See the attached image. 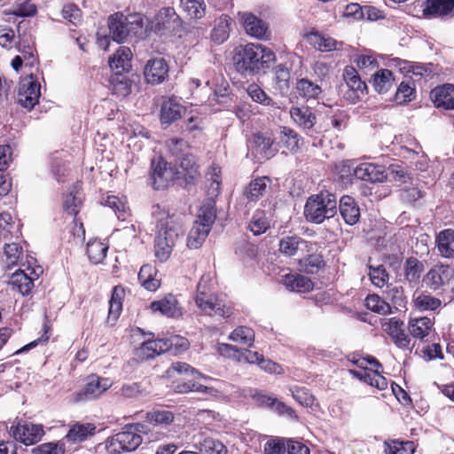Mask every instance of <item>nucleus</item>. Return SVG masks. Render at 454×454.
I'll use <instances>...</instances> for the list:
<instances>
[{"label": "nucleus", "instance_id": "nucleus-63", "mask_svg": "<svg viewBox=\"0 0 454 454\" xmlns=\"http://www.w3.org/2000/svg\"><path fill=\"white\" fill-rule=\"evenodd\" d=\"M292 396L301 405L304 407H312L315 403V397L305 387H295L291 389Z\"/></svg>", "mask_w": 454, "mask_h": 454}, {"label": "nucleus", "instance_id": "nucleus-32", "mask_svg": "<svg viewBox=\"0 0 454 454\" xmlns=\"http://www.w3.org/2000/svg\"><path fill=\"white\" fill-rule=\"evenodd\" d=\"M386 299L394 309V313L406 307L407 301L402 286L388 285L386 291Z\"/></svg>", "mask_w": 454, "mask_h": 454}, {"label": "nucleus", "instance_id": "nucleus-28", "mask_svg": "<svg viewBox=\"0 0 454 454\" xmlns=\"http://www.w3.org/2000/svg\"><path fill=\"white\" fill-rule=\"evenodd\" d=\"M305 36L309 43L320 51H331L339 49V43L335 39L323 35L318 30L311 31Z\"/></svg>", "mask_w": 454, "mask_h": 454}, {"label": "nucleus", "instance_id": "nucleus-64", "mask_svg": "<svg viewBox=\"0 0 454 454\" xmlns=\"http://www.w3.org/2000/svg\"><path fill=\"white\" fill-rule=\"evenodd\" d=\"M248 227L254 235H261L269 229L270 223L262 213H256L254 215Z\"/></svg>", "mask_w": 454, "mask_h": 454}, {"label": "nucleus", "instance_id": "nucleus-30", "mask_svg": "<svg viewBox=\"0 0 454 454\" xmlns=\"http://www.w3.org/2000/svg\"><path fill=\"white\" fill-rule=\"evenodd\" d=\"M173 389L175 392L180 394L198 392L212 397H216L220 394V392L215 387L204 386L192 381L178 382L173 386Z\"/></svg>", "mask_w": 454, "mask_h": 454}, {"label": "nucleus", "instance_id": "nucleus-40", "mask_svg": "<svg viewBox=\"0 0 454 454\" xmlns=\"http://www.w3.org/2000/svg\"><path fill=\"white\" fill-rule=\"evenodd\" d=\"M437 242L439 252L443 257H454V231L445 230L440 232Z\"/></svg>", "mask_w": 454, "mask_h": 454}, {"label": "nucleus", "instance_id": "nucleus-59", "mask_svg": "<svg viewBox=\"0 0 454 454\" xmlns=\"http://www.w3.org/2000/svg\"><path fill=\"white\" fill-rule=\"evenodd\" d=\"M146 420L157 425H169L174 420V414L166 410H155L146 413Z\"/></svg>", "mask_w": 454, "mask_h": 454}, {"label": "nucleus", "instance_id": "nucleus-20", "mask_svg": "<svg viewBox=\"0 0 454 454\" xmlns=\"http://www.w3.org/2000/svg\"><path fill=\"white\" fill-rule=\"evenodd\" d=\"M290 115L293 121L301 129L312 135L317 122L316 115L306 106H293L290 109Z\"/></svg>", "mask_w": 454, "mask_h": 454}, {"label": "nucleus", "instance_id": "nucleus-13", "mask_svg": "<svg viewBox=\"0 0 454 454\" xmlns=\"http://www.w3.org/2000/svg\"><path fill=\"white\" fill-rule=\"evenodd\" d=\"M453 276V270L449 266L435 265L424 277L423 282L433 291L439 290L449 283Z\"/></svg>", "mask_w": 454, "mask_h": 454}, {"label": "nucleus", "instance_id": "nucleus-41", "mask_svg": "<svg viewBox=\"0 0 454 454\" xmlns=\"http://www.w3.org/2000/svg\"><path fill=\"white\" fill-rule=\"evenodd\" d=\"M108 246L100 240L92 239L87 243V254L95 264L100 263L106 256Z\"/></svg>", "mask_w": 454, "mask_h": 454}, {"label": "nucleus", "instance_id": "nucleus-49", "mask_svg": "<svg viewBox=\"0 0 454 454\" xmlns=\"http://www.w3.org/2000/svg\"><path fill=\"white\" fill-rule=\"evenodd\" d=\"M105 205L113 209L118 219L121 221H125L129 215V208L124 199L114 195H109L105 200Z\"/></svg>", "mask_w": 454, "mask_h": 454}, {"label": "nucleus", "instance_id": "nucleus-46", "mask_svg": "<svg viewBox=\"0 0 454 454\" xmlns=\"http://www.w3.org/2000/svg\"><path fill=\"white\" fill-rule=\"evenodd\" d=\"M307 242L298 236H286L279 241V252L286 256H294L301 245Z\"/></svg>", "mask_w": 454, "mask_h": 454}, {"label": "nucleus", "instance_id": "nucleus-53", "mask_svg": "<svg viewBox=\"0 0 454 454\" xmlns=\"http://www.w3.org/2000/svg\"><path fill=\"white\" fill-rule=\"evenodd\" d=\"M423 269V263L417 258H408L404 269L405 278L411 283H416L420 278Z\"/></svg>", "mask_w": 454, "mask_h": 454}, {"label": "nucleus", "instance_id": "nucleus-1", "mask_svg": "<svg viewBox=\"0 0 454 454\" xmlns=\"http://www.w3.org/2000/svg\"><path fill=\"white\" fill-rule=\"evenodd\" d=\"M152 215L156 219L157 235L154 241L155 256L165 262L171 254L176 239L181 231V224L165 208L154 205Z\"/></svg>", "mask_w": 454, "mask_h": 454}, {"label": "nucleus", "instance_id": "nucleus-54", "mask_svg": "<svg viewBox=\"0 0 454 454\" xmlns=\"http://www.w3.org/2000/svg\"><path fill=\"white\" fill-rule=\"evenodd\" d=\"M413 301L415 308L421 311L435 310L442 304L440 299L427 294H419L417 297L414 298Z\"/></svg>", "mask_w": 454, "mask_h": 454}, {"label": "nucleus", "instance_id": "nucleus-35", "mask_svg": "<svg viewBox=\"0 0 454 454\" xmlns=\"http://www.w3.org/2000/svg\"><path fill=\"white\" fill-rule=\"evenodd\" d=\"M395 78L392 71L380 69L373 74L372 86L379 93L387 92L394 85Z\"/></svg>", "mask_w": 454, "mask_h": 454}, {"label": "nucleus", "instance_id": "nucleus-9", "mask_svg": "<svg viewBox=\"0 0 454 454\" xmlns=\"http://www.w3.org/2000/svg\"><path fill=\"white\" fill-rule=\"evenodd\" d=\"M10 432L15 440L25 445H32L38 442L44 434L41 425L32 423H19L17 426H12Z\"/></svg>", "mask_w": 454, "mask_h": 454}, {"label": "nucleus", "instance_id": "nucleus-5", "mask_svg": "<svg viewBox=\"0 0 454 454\" xmlns=\"http://www.w3.org/2000/svg\"><path fill=\"white\" fill-rule=\"evenodd\" d=\"M195 302L203 313L211 317H227L231 314V307L215 294L207 293L206 286L202 282L198 285Z\"/></svg>", "mask_w": 454, "mask_h": 454}, {"label": "nucleus", "instance_id": "nucleus-36", "mask_svg": "<svg viewBox=\"0 0 454 454\" xmlns=\"http://www.w3.org/2000/svg\"><path fill=\"white\" fill-rule=\"evenodd\" d=\"M270 179L266 176L256 178L252 181L245 191V195L249 201H256L262 197L269 187Z\"/></svg>", "mask_w": 454, "mask_h": 454}, {"label": "nucleus", "instance_id": "nucleus-21", "mask_svg": "<svg viewBox=\"0 0 454 454\" xmlns=\"http://www.w3.org/2000/svg\"><path fill=\"white\" fill-rule=\"evenodd\" d=\"M132 53L129 48L121 46L109 59V67L114 74H124L131 68Z\"/></svg>", "mask_w": 454, "mask_h": 454}, {"label": "nucleus", "instance_id": "nucleus-18", "mask_svg": "<svg viewBox=\"0 0 454 454\" xmlns=\"http://www.w3.org/2000/svg\"><path fill=\"white\" fill-rule=\"evenodd\" d=\"M353 175L357 179L371 183H381L387 178L383 166L368 162L361 163L356 167L353 169Z\"/></svg>", "mask_w": 454, "mask_h": 454}, {"label": "nucleus", "instance_id": "nucleus-26", "mask_svg": "<svg viewBox=\"0 0 454 454\" xmlns=\"http://www.w3.org/2000/svg\"><path fill=\"white\" fill-rule=\"evenodd\" d=\"M184 108L175 99L168 98L162 103L160 121L163 124H170L181 118Z\"/></svg>", "mask_w": 454, "mask_h": 454}, {"label": "nucleus", "instance_id": "nucleus-37", "mask_svg": "<svg viewBox=\"0 0 454 454\" xmlns=\"http://www.w3.org/2000/svg\"><path fill=\"white\" fill-rule=\"evenodd\" d=\"M454 10V0H427V8L424 12L445 16L450 14Z\"/></svg>", "mask_w": 454, "mask_h": 454}, {"label": "nucleus", "instance_id": "nucleus-10", "mask_svg": "<svg viewBox=\"0 0 454 454\" xmlns=\"http://www.w3.org/2000/svg\"><path fill=\"white\" fill-rule=\"evenodd\" d=\"M169 165H172L176 172L177 179H184L186 183L192 182L198 175V165L191 153L182 154L177 159H173Z\"/></svg>", "mask_w": 454, "mask_h": 454}, {"label": "nucleus", "instance_id": "nucleus-19", "mask_svg": "<svg viewBox=\"0 0 454 454\" xmlns=\"http://www.w3.org/2000/svg\"><path fill=\"white\" fill-rule=\"evenodd\" d=\"M253 145L256 153L261 154L262 157L266 160L272 158L278 150L276 139L272 138L268 132H257L254 134Z\"/></svg>", "mask_w": 454, "mask_h": 454}, {"label": "nucleus", "instance_id": "nucleus-25", "mask_svg": "<svg viewBox=\"0 0 454 454\" xmlns=\"http://www.w3.org/2000/svg\"><path fill=\"white\" fill-rule=\"evenodd\" d=\"M434 322L427 317L411 318L408 323V331L413 338L423 340L429 335Z\"/></svg>", "mask_w": 454, "mask_h": 454}, {"label": "nucleus", "instance_id": "nucleus-38", "mask_svg": "<svg viewBox=\"0 0 454 454\" xmlns=\"http://www.w3.org/2000/svg\"><path fill=\"white\" fill-rule=\"evenodd\" d=\"M295 89L299 95L306 99L317 98L322 93L321 87L308 78L299 79Z\"/></svg>", "mask_w": 454, "mask_h": 454}, {"label": "nucleus", "instance_id": "nucleus-39", "mask_svg": "<svg viewBox=\"0 0 454 454\" xmlns=\"http://www.w3.org/2000/svg\"><path fill=\"white\" fill-rule=\"evenodd\" d=\"M125 295L124 288L117 286L113 289L112 297L109 301L108 321H115L122 309V300Z\"/></svg>", "mask_w": 454, "mask_h": 454}, {"label": "nucleus", "instance_id": "nucleus-55", "mask_svg": "<svg viewBox=\"0 0 454 454\" xmlns=\"http://www.w3.org/2000/svg\"><path fill=\"white\" fill-rule=\"evenodd\" d=\"M275 82L277 88L284 94L290 88V72L285 65H278L275 67Z\"/></svg>", "mask_w": 454, "mask_h": 454}, {"label": "nucleus", "instance_id": "nucleus-45", "mask_svg": "<svg viewBox=\"0 0 454 454\" xmlns=\"http://www.w3.org/2000/svg\"><path fill=\"white\" fill-rule=\"evenodd\" d=\"M365 306L368 309L380 315L393 314L394 309L389 302L383 300L378 294H369L365 299Z\"/></svg>", "mask_w": 454, "mask_h": 454}, {"label": "nucleus", "instance_id": "nucleus-17", "mask_svg": "<svg viewBox=\"0 0 454 454\" xmlns=\"http://www.w3.org/2000/svg\"><path fill=\"white\" fill-rule=\"evenodd\" d=\"M430 98L437 108L454 110V85L447 83L435 87L430 92Z\"/></svg>", "mask_w": 454, "mask_h": 454}, {"label": "nucleus", "instance_id": "nucleus-58", "mask_svg": "<svg viewBox=\"0 0 454 454\" xmlns=\"http://www.w3.org/2000/svg\"><path fill=\"white\" fill-rule=\"evenodd\" d=\"M184 10L192 19H200L205 14L203 0H181Z\"/></svg>", "mask_w": 454, "mask_h": 454}, {"label": "nucleus", "instance_id": "nucleus-52", "mask_svg": "<svg viewBox=\"0 0 454 454\" xmlns=\"http://www.w3.org/2000/svg\"><path fill=\"white\" fill-rule=\"evenodd\" d=\"M82 203V194L78 191V186H74V189L66 197L63 203V207L67 214L71 215H76L80 210Z\"/></svg>", "mask_w": 454, "mask_h": 454}, {"label": "nucleus", "instance_id": "nucleus-23", "mask_svg": "<svg viewBox=\"0 0 454 454\" xmlns=\"http://www.w3.org/2000/svg\"><path fill=\"white\" fill-rule=\"evenodd\" d=\"M169 350L171 342L168 339H157L145 341L139 348V353L143 358L149 359Z\"/></svg>", "mask_w": 454, "mask_h": 454}, {"label": "nucleus", "instance_id": "nucleus-15", "mask_svg": "<svg viewBox=\"0 0 454 454\" xmlns=\"http://www.w3.org/2000/svg\"><path fill=\"white\" fill-rule=\"evenodd\" d=\"M168 66L161 58L149 59L145 67V79L148 83L159 84L168 76Z\"/></svg>", "mask_w": 454, "mask_h": 454}, {"label": "nucleus", "instance_id": "nucleus-48", "mask_svg": "<svg viewBox=\"0 0 454 454\" xmlns=\"http://www.w3.org/2000/svg\"><path fill=\"white\" fill-rule=\"evenodd\" d=\"M210 230L207 227L200 226L193 223L188 238L187 246L191 249H197L204 243Z\"/></svg>", "mask_w": 454, "mask_h": 454}, {"label": "nucleus", "instance_id": "nucleus-6", "mask_svg": "<svg viewBox=\"0 0 454 454\" xmlns=\"http://www.w3.org/2000/svg\"><path fill=\"white\" fill-rule=\"evenodd\" d=\"M41 97V84L33 74L22 78L19 83L18 103L27 110H31L38 104Z\"/></svg>", "mask_w": 454, "mask_h": 454}, {"label": "nucleus", "instance_id": "nucleus-24", "mask_svg": "<svg viewBox=\"0 0 454 454\" xmlns=\"http://www.w3.org/2000/svg\"><path fill=\"white\" fill-rule=\"evenodd\" d=\"M282 283L292 292L307 293L313 289L312 281L308 277L297 273L286 274L283 277Z\"/></svg>", "mask_w": 454, "mask_h": 454}, {"label": "nucleus", "instance_id": "nucleus-22", "mask_svg": "<svg viewBox=\"0 0 454 454\" xmlns=\"http://www.w3.org/2000/svg\"><path fill=\"white\" fill-rule=\"evenodd\" d=\"M339 209L340 215L347 224L353 225L360 218V208L355 199L348 195H344L340 200Z\"/></svg>", "mask_w": 454, "mask_h": 454}, {"label": "nucleus", "instance_id": "nucleus-43", "mask_svg": "<svg viewBox=\"0 0 454 454\" xmlns=\"http://www.w3.org/2000/svg\"><path fill=\"white\" fill-rule=\"evenodd\" d=\"M194 446L201 454H226L227 452L225 446L213 438L195 442Z\"/></svg>", "mask_w": 454, "mask_h": 454}, {"label": "nucleus", "instance_id": "nucleus-31", "mask_svg": "<svg viewBox=\"0 0 454 454\" xmlns=\"http://www.w3.org/2000/svg\"><path fill=\"white\" fill-rule=\"evenodd\" d=\"M343 77L347 85L354 91L356 98L365 94L366 83L361 80L357 71L353 67H347L344 69Z\"/></svg>", "mask_w": 454, "mask_h": 454}, {"label": "nucleus", "instance_id": "nucleus-11", "mask_svg": "<svg viewBox=\"0 0 454 454\" xmlns=\"http://www.w3.org/2000/svg\"><path fill=\"white\" fill-rule=\"evenodd\" d=\"M382 329L397 348L411 349V339L403 328V321L395 317L390 318L382 324Z\"/></svg>", "mask_w": 454, "mask_h": 454}, {"label": "nucleus", "instance_id": "nucleus-34", "mask_svg": "<svg viewBox=\"0 0 454 454\" xmlns=\"http://www.w3.org/2000/svg\"><path fill=\"white\" fill-rule=\"evenodd\" d=\"M156 270L150 264H145L141 267L138 272V281L142 286H144L146 290L154 292L156 291L160 282L159 279L155 278Z\"/></svg>", "mask_w": 454, "mask_h": 454}, {"label": "nucleus", "instance_id": "nucleus-33", "mask_svg": "<svg viewBox=\"0 0 454 454\" xmlns=\"http://www.w3.org/2000/svg\"><path fill=\"white\" fill-rule=\"evenodd\" d=\"M8 283L22 295H27L34 286V280L20 270L12 274Z\"/></svg>", "mask_w": 454, "mask_h": 454}, {"label": "nucleus", "instance_id": "nucleus-56", "mask_svg": "<svg viewBox=\"0 0 454 454\" xmlns=\"http://www.w3.org/2000/svg\"><path fill=\"white\" fill-rule=\"evenodd\" d=\"M229 339L235 342L251 346L254 341V333L249 327L239 326L230 334Z\"/></svg>", "mask_w": 454, "mask_h": 454}, {"label": "nucleus", "instance_id": "nucleus-8", "mask_svg": "<svg viewBox=\"0 0 454 454\" xmlns=\"http://www.w3.org/2000/svg\"><path fill=\"white\" fill-rule=\"evenodd\" d=\"M151 168L153 186L157 190L168 187L174 180L177 179L173 166L163 160L161 157L152 160Z\"/></svg>", "mask_w": 454, "mask_h": 454}, {"label": "nucleus", "instance_id": "nucleus-50", "mask_svg": "<svg viewBox=\"0 0 454 454\" xmlns=\"http://www.w3.org/2000/svg\"><path fill=\"white\" fill-rule=\"evenodd\" d=\"M325 266V262L320 254H310L299 261V269L307 274H315Z\"/></svg>", "mask_w": 454, "mask_h": 454}, {"label": "nucleus", "instance_id": "nucleus-29", "mask_svg": "<svg viewBox=\"0 0 454 454\" xmlns=\"http://www.w3.org/2000/svg\"><path fill=\"white\" fill-rule=\"evenodd\" d=\"M215 207V203L212 199L206 200L199 209L197 219L195 220L194 223L207 227V229L211 230V227L216 217Z\"/></svg>", "mask_w": 454, "mask_h": 454}, {"label": "nucleus", "instance_id": "nucleus-60", "mask_svg": "<svg viewBox=\"0 0 454 454\" xmlns=\"http://www.w3.org/2000/svg\"><path fill=\"white\" fill-rule=\"evenodd\" d=\"M166 145L173 159H177L182 154L190 153L189 146L184 139L170 138L166 142Z\"/></svg>", "mask_w": 454, "mask_h": 454}, {"label": "nucleus", "instance_id": "nucleus-51", "mask_svg": "<svg viewBox=\"0 0 454 454\" xmlns=\"http://www.w3.org/2000/svg\"><path fill=\"white\" fill-rule=\"evenodd\" d=\"M129 30H109L108 34L97 33V43L104 50H107L111 40L121 43L129 35Z\"/></svg>", "mask_w": 454, "mask_h": 454}, {"label": "nucleus", "instance_id": "nucleus-42", "mask_svg": "<svg viewBox=\"0 0 454 454\" xmlns=\"http://www.w3.org/2000/svg\"><path fill=\"white\" fill-rule=\"evenodd\" d=\"M117 394L125 399H137L149 394L148 389L141 382L123 384Z\"/></svg>", "mask_w": 454, "mask_h": 454}, {"label": "nucleus", "instance_id": "nucleus-4", "mask_svg": "<svg viewBox=\"0 0 454 454\" xmlns=\"http://www.w3.org/2000/svg\"><path fill=\"white\" fill-rule=\"evenodd\" d=\"M337 212V201L334 195L321 192L311 196L306 202L304 215L308 221L321 223L325 219L332 218Z\"/></svg>", "mask_w": 454, "mask_h": 454}, {"label": "nucleus", "instance_id": "nucleus-14", "mask_svg": "<svg viewBox=\"0 0 454 454\" xmlns=\"http://www.w3.org/2000/svg\"><path fill=\"white\" fill-rule=\"evenodd\" d=\"M108 28H143L145 19L140 13L125 15L122 12L111 14L107 20Z\"/></svg>", "mask_w": 454, "mask_h": 454}, {"label": "nucleus", "instance_id": "nucleus-62", "mask_svg": "<svg viewBox=\"0 0 454 454\" xmlns=\"http://www.w3.org/2000/svg\"><path fill=\"white\" fill-rule=\"evenodd\" d=\"M415 89L410 80L403 81L396 90L395 100L400 104L410 102L413 98Z\"/></svg>", "mask_w": 454, "mask_h": 454}, {"label": "nucleus", "instance_id": "nucleus-2", "mask_svg": "<svg viewBox=\"0 0 454 454\" xmlns=\"http://www.w3.org/2000/svg\"><path fill=\"white\" fill-rule=\"evenodd\" d=\"M274 61V52L261 43H247L237 50L233 57L236 70L244 76L254 75Z\"/></svg>", "mask_w": 454, "mask_h": 454}, {"label": "nucleus", "instance_id": "nucleus-7", "mask_svg": "<svg viewBox=\"0 0 454 454\" xmlns=\"http://www.w3.org/2000/svg\"><path fill=\"white\" fill-rule=\"evenodd\" d=\"M113 386V381L108 378H102L98 375H90L84 387L74 395V402H85L99 398L106 390Z\"/></svg>", "mask_w": 454, "mask_h": 454}, {"label": "nucleus", "instance_id": "nucleus-27", "mask_svg": "<svg viewBox=\"0 0 454 454\" xmlns=\"http://www.w3.org/2000/svg\"><path fill=\"white\" fill-rule=\"evenodd\" d=\"M275 139L278 148L283 146L291 153H296L299 149V135L290 128L281 127Z\"/></svg>", "mask_w": 454, "mask_h": 454}, {"label": "nucleus", "instance_id": "nucleus-16", "mask_svg": "<svg viewBox=\"0 0 454 454\" xmlns=\"http://www.w3.org/2000/svg\"><path fill=\"white\" fill-rule=\"evenodd\" d=\"M150 308L153 312H160L168 317H179L183 314L176 297L171 294L151 302Z\"/></svg>", "mask_w": 454, "mask_h": 454}, {"label": "nucleus", "instance_id": "nucleus-44", "mask_svg": "<svg viewBox=\"0 0 454 454\" xmlns=\"http://www.w3.org/2000/svg\"><path fill=\"white\" fill-rule=\"evenodd\" d=\"M110 82L114 93L119 97H126L131 92L132 82L124 74H114Z\"/></svg>", "mask_w": 454, "mask_h": 454}, {"label": "nucleus", "instance_id": "nucleus-47", "mask_svg": "<svg viewBox=\"0 0 454 454\" xmlns=\"http://www.w3.org/2000/svg\"><path fill=\"white\" fill-rule=\"evenodd\" d=\"M95 429V426L90 423L75 424L68 431L66 439L71 442H82L85 440L88 435L93 434Z\"/></svg>", "mask_w": 454, "mask_h": 454}, {"label": "nucleus", "instance_id": "nucleus-57", "mask_svg": "<svg viewBox=\"0 0 454 454\" xmlns=\"http://www.w3.org/2000/svg\"><path fill=\"white\" fill-rule=\"evenodd\" d=\"M369 277L372 284L379 288L385 286L389 279L388 273L383 265H379L377 267L370 265Z\"/></svg>", "mask_w": 454, "mask_h": 454}, {"label": "nucleus", "instance_id": "nucleus-61", "mask_svg": "<svg viewBox=\"0 0 454 454\" xmlns=\"http://www.w3.org/2000/svg\"><path fill=\"white\" fill-rule=\"evenodd\" d=\"M239 17L244 28H269V24L251 12H239Z\"/></svg>", "mask_w": 454, "mask_h": 454}, {"label": "nucleus", "instance_id": "nucleus-3", "mask_svg": "<svg viewBox=\"0 0 454 454\" xmlns=\"http://www.w3.org/2000/svg\"><path fill=\"white\" fill-rule=\"evenodd\" d=\"M147 427L142 423L126 425L122 430L106 441V450L110 454H121L137 450L143 442Z\"/></svg>", "mask_w": 454, "mask_h": 454}, {"label": "nucleus", "instance_id": "nucleus-12", "mask_svg": "<svg viewBox=\"0 0 454 454\" xmlns=\"http://www.w3.org/2000/svg\"><path fill=\"white\" fill-rule=\"evenodd\" d=\"M145 20V28H179L182 25L179 16L169 7L160 10L151 21Z\"/></svg>", "mask_w": 454, "mask_h": 454}]
</instances>
